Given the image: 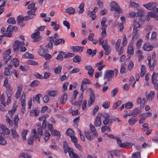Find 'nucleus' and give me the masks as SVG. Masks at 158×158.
I'll use <instances>...</instances> for the list:
<instances>
[{"label": "nucleus", "mask_w": 158, "mask_h": 158, "mask_svg": "<svg viewBox=\"0 0 158 158\" xmlns=\"http://www.w3.org/2000/svg\"><path fill=\"white\" fill-rule=\"evenodd\" d=\"M25 45L24 42H21L17 40L15 41L13 46V49L15 52H23L26 50V48L23 45Z\"/></svg>", "instance_id": "1"}, {"label": "nucleus", "mask_w": 158, "mask_h": 158, "mask_svg": "<svg viewBox=\"0 0 158 158\" xmlns=\"http://www.w3.org/2000/svg\"><path fill=\"white\" fill-rule=\"evenodd\" d=\"M64 149L65 153H66L68 152L70 157L73 158H80L78 155L74 152L73 149L69 147L67 144L66 145H64Z\"/></svg>", "instance_id": "2"}, {"label": "nucleus", "mask_w": 158, "mask_h": 158, "mask_svg": "<svg viewBox=\"0 0 158 158\" xmlns=\"http://www.w3.org/2000/svg\"><path fill=\"white\" fill-rule=\"evenodd\" d=\"M156 57V54L155 52H153L152 54V59L154 61L152 64H151V56L148 57L147 59L148 60V65L151 71H153L154 69L155 66L156 65V61L155 60Z\"/></svg>", "instance_id": "3"}, {"label": "nucleus", "mask_w": 158, "mask_h": 158, "mask_svg": "<svg viewBox=\"0 0 158 158\" xmlns=\"http://www.w3.org/2000/svg\"><path fill=\"white\" fill-rule=\"evenodd\" d=\"M156 3L151 2L147 4L143 5V6L149 10L154 11L155 12H158V8L156 7Z\"/></svg>", "instance_id": "4"}, {"label": "nucleus", "mask_w": 158, "mask_h": 158, "mask_svg": "<svg viewBox=\"0 0 158 158\" xmlns=\"http://www.w3.org/2000/svg\"><path fill=\"white\" fill-rule=\"evenodd\" d=\"M137 16L140 17L139 20L141 22H143L146 21H148L150 20L148 16L143 15V11L142 10L138 9Z\"/></svg>", "instance_id": "5"}, {"label": "nucleus", "mask_w": 158, "mask_h": 158, "mask_svg": "<svg viewBox=\"0 0 158 158\" xmlns=\"http://www.w3.org/2000/svg\"><path fill=\"white\" fill-rule=\"evenodd\" d=\"M111 11H115L120 13H122L123 11L118 4L115 2H112L110 4Z\"/></svg>", "instance_id": "6"}, {"label": "nucleus", "mask_w": 158, "mask_h": 158, "mask_svg": "<svg viewBox=\"0 0 158 158\" xmlns=\"http://www.w3.org/2000/svg\"><path fill=\"white\" fill-rule=\"evenodd\" d=\"M88 89L91 93L90 94V99L88 102L89 105V106H91L94 104L95 100V98L94 95V90L90 88H88Z\"/></svg>", "instance_id": "7"}, {"label": "nucleus", "mask_w": 158, "mask_h": 158, "mask_svg": "<svg viewBox=\"0 0 158 158\" xmlns=\"http://www.w3.org/2000/svg\"><path fill=\"white\" fill-rule=\"evenodd\" d=\"M114 74V71L113 70H107L106 71L104 75V79H106L108 81H110Z\"/></svg>", "instance_id": "8"}, {"label": "nucleus", "mask_w": 158, "mask_h": 158, "mask_svg": "<svg viewBox=\"0 0 158 158\" xmlns=\"http://www.w3.org/2000/svg\"><path fill=\"white\" fill-rule=\"evenodd\" d=\"M101 115L103 117L105 118L104 120L103 121V123L105 125H107L109 123L111 124L112 123V120L110 118V116L108 114L105 113L103 115L101 114Z\"/></svg>", "instance_id": "9"}, {"label": "nucleus", "mask_w": 158, "mask_h": 158, "mask_svg": "<svg viewBox=\"0 0 158 158\" xmlns=\"http://www.w3.org/2000/svg\"><path fill=\"white\" fill-rule=\"evenodd\" d=\"M10 132V130L7 128L5 125L0 124V134L2 135V134H9Z\"/></svg>", "instance_id": "10"}, {"label": "nucleus", "mask_w": 158, "mask_h": 158, "mask_svg": "<svg viewBox=\"0 0 158 158\" xmlns=\"http://www.w3.org/2000/svg\"><path fill=\"white\" fill-rule=\"evenodd\" d=\"M143 48L144 51H150L152 50L154 46L149 43H146L143 44Z\"/></svg>", "instance_id": "11"}, {"label": "nucleus", "mask_w": 158, "mask_h": 158, "mask_svg": "<svg viewBox=\"0 0 158 158\" xmlns=\"http://www.w3.org/2000/svg\"><path fill=\"white\" fill-rule=\"evenodd\" d=\"M40 32L39 31H37L36 32L33 33L31 35L32 38H34V41L35 42H37L40 40V37L39 36Z\"/></svg>", "instance_id": "12"}, {"label": "nucleus", "mask_w": 158, "mask_h": 158, "mask_svg": "<svg viewBox=\"0 0 158 158\" xmlns=\"http://www.w3.org/2000/svg\"><path fill=\"white\" fill-rule=\"evenodd\" d=\"M85 69L88 71V73L90 76L91 77H93L94 70L92 67L90 65H88L85 66Z\"/></svg>", "instance_id": "13"}, {"label": "nucleus", "mask_w": 158, "mask_h": 158, "mask_svg": "<svg viewBox=\"0 0 158 158\" xmlns=\"http://www.w3.org/2000/svg\"><path fill=\"white\" fill-rule=\"evenodd\" d=\"M139 32L140 31L139 30H135L133 29L132 32V39H138L139 36Z\"/></svg>", "instance_id": "14"}, {"label": "nucleus", "mask_w": 158, "mask_h": 158, "mask_svg": "<svg viewBox=\"0 0 158 158\" xmlns=\"http://www.w3.org/2000/svg\"><path fill=\"white\" fill-rule=\"evenodd\" d=\"M38 52L40 56H43L46 55V53L48 52V50L42 48V46H40Z\"/></svg>", "instance_id": "15"}, {"label": "nucleus", "mask_w": 158, "mask_h": 158, "mask_svg": "<svg viewBox=\"0 0 158 158\" xmlns=\"http://www.w3.org/2000/svg\"><path fill=\"white\" fill-rule=\"evenodd\" d=\"M141 112V110H139L138 108H136L134 110H133L132 111L130 112L129 114H128V115L129 116H136L139 113H140Z\"/></svg>", "instance_id": "16"}, {"label": "nucleus", "mask_w": 158, "mask_h": 158, "mask_svg": "<svg viewBox=\"0 0 158 158\" xmlns=\"http://www.w3.org/2000/svg\"><path fill=\"white\" fill-rule=\"evenodd\" d=\"M155 94V92L154 91L151 90L147 96L148 101H152L154 98Z\"/></svg>", "instance_id": "17"}, {"label": "nucleus", "mask_w": 158, "mask_h": 158, "mask_svg": "<svg viewBox=\"0 0 158 158\" xmlns=\"http://www.w3.org/2000/svg\"><path fill=\"white\" fill-rule=\"evenodd\" d=\"M94 125L96 127H99L101 125V117L99 116H97L94 122Z\"/></svg>", "instance_id": "18"}, {"label": "nucleus", "mask_w": 158, "mask_h": 158, "mask_svg": "<svg viewBox=\"0 0 158 158\" xmlns=\"http://www.w3.org/2000/svg\"><path fill=\"white\" fill-rule=\"evenodd\" d=\"M23 86L21 85H19L18 86V90L15 94V98L18 99L21 95V91L22 89Z\"/></svg>", "instance_id": "19"}, {"label": "nucleus", "mask_w": 158, "mask_h": 158, "mask_svg": "<svg viewBox=\"0 0 158 158\" xmlns=\"http://www.w3.org/2000/svg\"><path fill=\"white\" fill-rule=\"evenodd\" d=\"M71 49L72 50L73 52H77L80 50L82 52L83 50V47L78 46H74L72 47Z\"/></svg>", "instance_id": "20"}, {"label": "nucleus", "mask_w": 158, "mask_h": 158, "mask_svg": "<svg viewBox=\"0 0 158 158\" xmlns=\"http://www.w3.org/2000/svg\"><path fill=\"white\" fill-rule=\"evenodd\" d=\"M152 115V113L150 112H148L147 113H145L142 114L141 115V117L143 120H145L146 118L149 116Z\"/></svg>", "instance_id": "21"}, {"label": "nucleus", "mask_w": 158, "mask_h": 158, "mask_svg": "<svg viewBox=\"0 0 158 158\" xmlns=\"http://www.w3.org/2000/svg\"><path fill=\"white\" fill-rule=\"evenodd\" d=\"M140 76L141 77H143L146 73V71L145 66L144 65H142L140 68Z\"/></svg>", "instance_id": "22"}, {"label": "nucleus", "mask_w": 158, "mask_h": 158, "mask_svg": "<svg viewBox=\"0 0 158 158\" xmlns=\"http://www.w3.org/2000/svg\"><path fill=\"white\" fill-rule=\"evenodd\" d=\"M65 12L70 15H73L75 13V10L74 8L72 7H70L66 9L65 10Z\"/></svg>", "instance_id": "23"}, {"label": "nucleus", "mask_w": 158, "mask_h": 158, "mask_svg": "<svg viewBox=\"0 0 158 158\" xmlns=\"http://www.w3.org/2000/svg\"><path fill=\"white\" fill-rule=\"evenodd\" d=\"M64 42L65 41L64 39L60 38L55 40L54 42V44L56 46L60 44L61 43L64 44Z\"/></svg>", "instance_id": "24"}, {"label": "nucleus", "mask_w": 158, "mask_h": 158, "mask_svg": "<svg viewBox=\"0 0 158 158\" xmlns=\"http://www.w3.org/2000/svg\"><path fill=\"white\" fill-rule=\"evenodd\" d=\"M67 99V94L65 93L62 96L60 102L62 104H64L66 102Z\"/></svg>", "instance_id": "25"}, {"label": "nucleus", "mask_w": 158, "mask_h": 158, "mask_svg": "<svg viewBox=\"0 0 158 158\" xmlns=\"http://www.w3.org/2000/svg\"><path fill=\"white\" fill-rule=\"evenodd\" d=\"M89 127L90 130L93 134L95 136H98V134L95 127L92 124H90Z\"/></svg>", "instance_id": "26"}, {"label": "nucleus", "mask_w": 158, "mask_h": 158, "mask_svg": "<svg viewBox=\"0 0 158 158\" xmlns=\"http://www.w3.org/2000/svg\"><path fill=\"white\" fill-rule=\"evenodd\" d=\"M36 9V8H35L31 9L30 11H28L27 12V14L28 15L33 16V17H34L35 16V12Z\"/></svg>", "instance_id": "27"}, {"label": "nucleus", "mask_w": 158, "mask_h": 158, "mask_svg": "<svg viewBox=\"0 0 158 158\" xmlns=\"http://www.w3.org/2000/svg\"><path fill=\"white\" fill-rule=\"evenodd\" d=\"M64 55V52L63 51H60V52L59 54L57 56L56 58V59L57 60H62Z\"/></svg>", "instance_id": "28"}, {"label": "nucleus", "mask_w": 158, "mask_h": 158, "mask_svg": "<svg viewBox=\"0 0 158 158\" xmlns=\"http://www.w3.org/2000/svg\"><path fill=\"white\" fill-rule=\"evenodd\" d=\"M137 121L135 118L131 117L128 120V122L131 125H133Z\"/></svg>", "instance_id": "29"}, {"label": "nucleus", "mask_w": 158, "mask_h": 158, "mask_svg": "<svg viewBox=\"0 0 158 158\" xmlns=\"http://www.w3.org/2000/svg\"><path fill=\"white\" fill-rule=\"evenodd\" d=\"M16 105H15L14 104L12 109L11 110H10L8 111V113L11 118L12 117L13 115V114L15 111V110H16Z\"/></svg>", "instance_id": "30"}, {"label": "nucleus", "mask_w": 158, "mask_h": 158, "mask_svg": "<svg viewBox=\"0 0 158 158\" xmlns=\"http://www.w3.org/2000/svg\"><path fill=\"white\" fill-rule=\"evenodd\" d=\"M127 52L131 55L133 54L134 50L132 44H130L128 46L127 49Z\"/></svg>", "instance_id": "31"}, {"label": "nucleus", "mask_w": 158, "mask_h": 158, "mask_svg": "<svg viewBox=\"0 0 158 158\" xmlns=\"http://www.w3.org/2000/svg\"><path fill=\"white\" fill-rule=\"evenodd\" d=\"M97 50L96 49L94 50L93 52L92 50L91 49H88L87 50L86 53L89 55H92L93 56L95 55L96 53Z\"/></svg>", "instance_id": "32"}, {"label": "nucleus", "mask_w": 158, "mask_h": 158, "mask_svg": "<svg viewBox=\"0 0 158 158\" xmlns=\"http://www.w3.org/2000/svg\"><path fill=\"white\" fill-rule=\"evenodd\" d=\"M39 114V111L36 109H35L32 110L30 112L31 115V116H37Z\"/></svg>", "instance_id": "33"}, {"label": "nucleus", "mask_w": 158, "mask_h": 158, "mask_svg": "<svg viewBox=\"0 0 158 158\" xmlns=\"http://www.w3.org/2000/svg\"><path fill=\"white\" fill-rule=\"evenodd\" d=\"M57 91L55 90L48 91V92L49 95L53 97L55 96L57 94Z\"/></svg>", "instance_id": "34"}, {"label": "nucleus", "mask_w": 158, "mask_h": 158, "mask_svg": "<svg viewBox=\"0 0 158 158\" xmlns=\"http://www.w3.org/2000/svg\"><path fill=\"white\" fill-rule=\"evenodd\" d=\"M7 22L10 24H14L16 23V21L13 17H10L7 20Z\"/></svg>", "instance_id": "35"}, {"label": "nucleus", "mask_w": 158, "mask_h": 158, "mask_svg": "<svg viewBox=\"0 0 158 158\" xmlns=\"http://www.w3.org/2000/svg\"><path fill=\"white\" fill-rule=\"evenodd\" d=\"M31 156L28 155L27 153L23 152L20 154L19 158H31Z\"/></svg>", "instance_id": "36"}, {"label": "nucleus", "mask_w": 158, "mask_h": 158, "mask_svg": "<svg viewBox=\"0 0 158 158\" xmlns=\"http://www.w3.org/2000/svg\"><path fill=\"white\" fill-rule=\"evenodd\" d=\"M25 20L24 17L22 15H19L17 18V23L19 24Z\"/></svg>", "instance_id": "37"}, {"label": "nucleus", "mask_w": 158, "mask_h": 158, "mask_svg": "<svg viewBox=\"0 0 158 158\" xmlns=\"http://www.w3.org/2000/svg\"><path fill=\"white\" fill-rule=\"evenodd\" d=\"M6 94L8 98H10L12 94V88L7 89L6 90Z\"/></svg>", "instance_id": "38"}, {"label": "nucleus", "mask_w": 158, "mask_h": 158, "mask_svg": "<svg viewBox=\"0 0 158 158\" xmlns=\"http://www.w3.org/2000/svg\"><path fill=\"white\" fill-rule=\"evenodd\" d=\"M24 58L32 59L34 58L33 55L28 52H27L23 56Z\"/></svg>", "instance_id": "39"}, {"label": "nucleus", "mask_w": 158, "mask_h": 158, "mask_svg": "<svg viewBox=\"0 0 158 158\" xmlns=\"http://www.w3.org/2000/svg\"><path fill=\"white\" fill-rule=\"evenodd\" d=\"M126 66V64L125 63H123L121 64L120 69V73H125V71L126 69L125 67Z\"/></svg>", "instance_id": "40"}, {"label": "nucleus", "mask_w": 158, "mask_h": 158, "mask_svg": "<svg viewBox=\"0 0 158 158\" xmlns=\"http://www.w3.org/2000/svg\"><path fill=\"white\" fill-rule=\"evenodd\" d=\"M129 84L131 85L132 87H135V84L136 83V81L135 80L134 78L133 77H131L130 79Z\"/></svg>", "instance_id": "41"}, {"label": "nucleus", "mask_w": 158, "mask_h": 158, "mask_svg": "<svg viewBox=\"0 0 158 158\" xmlns=\"http://www.w3.org/2000/svg\"><path fill=\"white\" fill-rule=\"evenodd\" d=\"M143 40L141 38L139 39L136 43V45L137 48L139 49L141 47L143 43Z\"/></svg>", "instance_id": "42"}, {"label": "nucleus", "mask_w": 158, "mask_h": 158, "mask_svg": "<svg viewBox=\"0 0 158 158\" xmlns=\"http://www.w3.org/2000/svg\"><path fill=\"white\" fill-rule=\"evenodd\" d=\"M123 148H126L127 147L131 148L133 145H134V144L131 143L125 142L123 143Z\"/></svg>", "instance_id": "43"}, {"label": "nucleus", "mask_w": 158, "mask_h": 158, "mask_svg": "<svg viewBox=\"0 0 158 158\" xmlns=\"http://www.w3.org/2000/svg\"><path fill=\"white\" fill-rule=\"evenodd\" d=\"M62 66H59L54 69V73L56 74H58L61 72Z\"/></svg>", "instance_id": "44"}, {"label": "nucleus", "mask_w": 158, "mask_h": 158, "mask_svg": "<svg viewBox=\"0 0 158 158\" xmlns=\"http://www.w3.org/2000/svg\"><path fill=\"white\" fill-rule=\"evenodd\" d=\"M66 134L69 136L71 137L74 135V132L71 129L69 128L67 131L66 132Z\"/></svg>", "instance_id": "45"}, {"label": "nucleus", "mask_w": 158, "mask_h": 158, "mask_svg": "<svg viewBox=\"0 0 158 158\" xmlns=\"http://www.w3.org/2000/svg\"><path fill=\"white\" fill-rule=\"evenodd\" d=\"M85 6V4L83 3H81L79 5L78 8L80 9V10L79 11V13L80 14H81L84 11V8Z\"/></svg>", "instance_id": "46"}, {"label": "nucleus", "mask_w": 158, "mask_h": 158, "mask_svg": "<svg viewBox=\"0 0 158 158\" xmlns=\"http://www.w3.org/2000/svg\"><path fill=\"white\" fill-rule=\"evenodd\" d=\"M19 120V118L18 117V114H17L15 117L14 120V122L15 124V128H17L18 127L17 123Z\"/></svg>", "instance_id": "47"}, {"label": "nucleus", "mask_w": 158, "mask_h": 158, "mask_svg": "<svg viewBox=\"0 0 158 158\" xmlns=\"http://www.w3.org/2000/svg\"><path fill=\"white\" fill-rule=\"evenodd\" d=\"M122 102L121 100H118L117 102L114 103L113 106L114 109H116L118 107L121 105Z\"/></svg>", "instance_id": "48"}, {"label": "nucleus", "mask_w": 158, "mask_h": 158, "mask_svg": "<svg viewBox=\"0 0 158 158\" xmlns=\"http://www.w3.org/2000/svg\"><path fill=\"white\" fill-rule=\"evenodd\" d=\"M115 139H116L117 140V143L119 145V146L123 148V143H122V141L119 138L117 137H115Z\"/></svg>", "instance_id": "49"}, {"label": "nucleus", "mask_w": 158, "mask_h": 158, "mask_svg": "<svg viewBox=\"0 0 158 158\" xmlns=\"http://www.w3.org/2000/svg\"><path fill=\"white\" fill-rule=\"evenodd\" d=\"M133 158H141V155L140 152H135L132 155Z\"/></svg>", "instance_id": "50"}, {"label": "nucleus", "mask_w": 158, "mask_h": 158, "mask_svg": "<svg viewBox=\"0 0 158 158\" xmlns=\"http://www.w3.org/2000/svg\"><path fill=\"white\" fill-rule=\"evenodd\" d=\"M111 151L117 156H119L122 154V152L120 150H116Z\"/></svg>", "instance_id": "51"}, {"label": "nucleus", "mask_w": 158, "mask_h": 158, "mask_svg": "<svg viewBox=\"0 0 158 158\" xmlns=\"http://www.w3.org/2000/svg\"><path fill=\"white\" fill-rule=\"evenodd\" d=\"M11 135L13 138H16L19 136V135L15 130L11 129Z\"/></svg>", "instance_id": "52"}, {"label": "nucleus", "mask_w": 158, "mask_h": 158, "mask_svg": "<svg viewBox=\"0 0 158 158\" xmlns=\"http://www.w3.org/2000/svg\"><path fill=\"white\" fill-rule=\"evenodd\" d=\"M121 40L118 39L117 42L115 44V48L117 51H118L119 48Z\"/></svg>", "instance_id": "53"}, {"label": "nucleus", "mask_w": 158, "mask_h": 158, "mask_svg": "<svg viewBox=\"0 0 158 158\" xmlns=\"http://www.w3.org/2000/svg\"><path fill=\"white\" fill-rule=\"evenodd\" d=\"M130 7H134L136 8H138L139 7V5L138 4L136 3L135 2H133L132 1L130 2V5H129Z\"/></svg>", "instance_id": "54"}, {"label": "nucleus", "mask_w": 158, "mask_h": 158, "mask_svg": "<svg viewBox=\"0 0 158 158\" xmlns=\"http://www.w3.org/2000/svg\"><path fill=\"white\" fill-rule=\"evenodd\" d=\"M51 131V134L53 136H57L60 135V132L57 131L56 129H53V130H52Z\"/></svg>", "instance_id": "55"}, {"label": "nucleus", "mask_w": 158, "mask_h": 158, "mask_svg": "<svg viewBox=\"0 0 158 158\" xmlns=\"http://www.w3.org/2000/svg\"><path fill=\"white\" fill-rule=\"evenodd\" d=\"M110 104V102L108 101H106L103 103L102 106L105 109H107L109 107Z\"/></svg>", "instance_id": "56"}, {"label": "nucleus", "mask_w": 158, "mask_h": 158, "mask_svg": "<svg viewBox=\"0 0 158 158\" xmlns=\"http://www.w3.org/2000/svg\"><path fill=\"white\" fill-rule=\"evenodd\" d=\"M105 41H106L107 43H108L107 40V39L104 40L103 38L102 37H100L99 39V44L100 45H102V46L104 45V44Z\"/></svg>", "instance_id": "57"}, {"label": "nucleus", "mask_w": 158, "mask_h": 158, "mask_svg": "<svg viewBox=\"0 0 158 158\" xmlns=\"http://www.w3.org/2000/svg\"><path fill=\"white\" fill-rule=\"evenodd\" d=\"M81 57L79 55H77L73 58V61L75 62H79L81 61Z\"/></svg>", "instance_id": "58"}, {"label": "nucleus", "mask_w": 158, "mask_h": 158, "mask_svg": "<svg viewBox=\"0 0 158 158\" xmlns=\"http://www.w3.org/2000/svg\"><path fill=\"white\" fill-rule=\"evenodd\" d=\"M13 63L15 67L18 66L19 63V60L16 58H14L13 60Z\"/></svg>", "instance_id": "59"}, {"label": "nucleus", "mask_w": 158, "mask_h": 158, "mask_svg": "<svg viewBox=\"0 0 158 158\" xmlns=\"http://www.w3.org/2000/svg\"><path fill=\"white\" fill-rule=\"evenodd\" d=\"M133 106V104L131 102H129L125 104V107L127 109H131Z\"/></svg>", "instance_id": "60"}, {"label": "nucleus", "mask_w": 158, "mask_h": 158, "mask_svg": "<svg viewBox=\"0 0 158 158\" xmlns=\"http://www.w3.org/2000/svg\"><path fill=\"white\" fill-rule=\"evenodd\" d=\"M134 66V63L132 61H130L129 64L128 65V70L131 71Z\"/></svg>", "instance_id": "61"}, {"label": "nucleus", "mask_w": 158, "mask_h": 158, "mask_svg": "<svg viewBox=\"0 0 158 158\" xmlns=\"http://www.w3.org/2000/svg\"><path fill=\"white\" fill-rule=\"evenodd\" d=\"M10 53V49L7 50L3 54V58H6L8 57L9 56V55Z\"/></svg>", "instance_id": "62"}, {"label": "nucleus", "mask_w": 158, "mask_h": 158, "mask_svg": "<svg viewBox=\"0 0 158 158\" xmlns=\"http://www.w3.org/2000/svg\"><path fill=\"white\" fill-rule=\"evenodd\" d=\"M40 84V82L37 80L33 81L31 84V86L32 87H35Z\"/></svg>", "instance_id": "63"}, {"label": "nucleus", "mask_w": 158, "mask_h": 158, "mask_svg": "<svg viewBox=\"0 0 158 158\" xmlns=\"http://www.w3.org/2000/svg\"><path fill=\"white\" fill-rule=\"evenodd\" d=\"M152 83L154 85V88L156 89H158V80H152Z\"/></svg>", "instance_id": "64"}]
</instances>
